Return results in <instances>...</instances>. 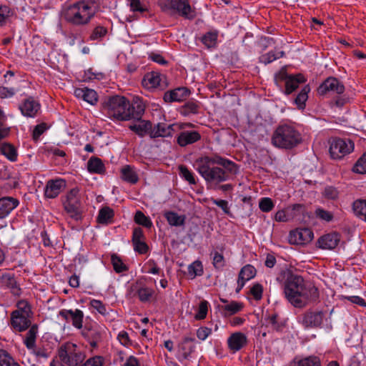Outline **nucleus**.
<instances>
[{"mask_svg": "<svg viewBox=\"0 0 366 366\" xmlns=\"http://www.w3.org/2000/svg\"><path fill=\"white\" fill-rule=\"evenodd\" d=\"M193 166L206 183L213 189H219L223 192L232 190V184H219L229 180L232 176L239 172V167L234 162L219 155L203 156L197 158Z\"/></svg>", "mask_w": 366, "mask_h": 366, "instance_id": "obj_1", "label": "nucleus"}, {"mask_svg": "<svg viewBox=\"0 0 366 366\" xmlns=\"http://www.w3.org/2000/svg\"><path fill=\"white\" fill-rule=\"evenodd\" d=\"M285 277L284 294L294 307L302 308L308 302H314L318 299L317 288L311 284H306L302 276L287 269L285 272Z\"/></svg>", "mask_w": 366, "mask_h": 366, "instance_id": "obj_2", "label": "nucleus"}, {"mask_svg": "<svg viewBox=\"0 0 366 366\" xmlns=\"http://www.w3.org/2000/svg\"><path fill=\"white\" fill-rule=\"evenodd\" d=\"M97 11L94 3L88 1H79L64 6L61 16L67 23L75 26L88 25Z\"/></svg>", "mask_w": 366, "mask_h": 366, "instance_id": "obj_3", "label": "nucleus"}, {"mask_svg": "<svg viewBox=\"0 0 366 366\" xmlns=\"http://www.w3.org/2000/svg\"><path fill=\"white\" fill-rule=\"evenodd\" d=\"M104 109L110 117L122 121L139 119L144 112V106L139 104L137 107L132 106L122 96L109 97L105 102Z\"/></svg>", "mask_w": 366, "mask_h": 366, "instance_id": "obj_4", "label": "nucleus"}, {"mask_svg": "<svg viewBox=\"0 0 366 366\" xmlns=\"http://www.w3.org/2000/svg\"><path fill=\"white\" fill-rule=\"evenodd\" d=\"M302 142L300 132L290 124L279 125L272 137V144L280 149H291Z\"/></svg>", "mask_w": 366, "mask_h": 366, "instance_id": "obj_5", "label": "nucleus"}, {"mask_svg": "<svg viewBox=\"0 0 366 366\" xmlns=\"http://www.w3.org/2000/svg\"><path fill=\"white\" fill-rule=\"evenodd\" d=\"M58 355L61 362L69 366H78L86 357L85 354L76 345L71 342H66L61 345L58 350Z\"/></svg>", "mask_w": 366, "mask_h": 366, "instance_id": "obj_6", "label": "nucleus"}, {"mask_svg": "<svg viewBox=\"0 0 366 366\" xmlns=\"http://www.w3.org/2000/svg\"><path fill=\"white\" fill-rule=\"evenodd\" d=\"M64 210L69 216L75 219H81L82 204L80 199L79 189L76 187L70 189L62 199Z\"/></svg>", "mask_w": 366, "mask_h": 366, "instance_id": "obj_7", "label": "nucleus"}, {"mask_svg": "<svg viewBox=\"0 0 366 366\" xmlns=\"http://www.w3.org/2000/svg\"><path fill=\"white\" fill-rule=\"evenodd\" d=\"M354 149V143L349 139L332 138L330 141V154L332 159H340Z\"/></svg>", "mask_w": 366, "mask_h": 366, "instance_id": "obj_8", "label": "nucleus"}, {"mask_svg": "<svg viewBox=\"0 0 366 366\" xmlns=\"http://www.w3.org/2000/svg\"><path fill=\"white\" fill-rule=\"evenodd\" d=\"M325 316L322 311L308 310L300 315L297 320L305 329L317 328L322 326Z\"/></svg>", "mask_w": 366, "mask_h": 366, "instance_id": "obj_9", "label": "nucleus"}, {"mask_svg": "<svg viewBox=\"0 0 366 366\" xmlns=\"http://www.w3.org/2000/svg\"><path fill=\"white\" fill-rule=\"evenodd\" d=\"M314 237L312 231L309 228H297L291 231L289 234V242L292 244H306Z\"/></svg>", "mask_w": 366, "mask_h": 366, "instance_id": "obj_10", "label": "nucleus"}, {"mask_svg": "<svg viewBox=\"0 0 366 366\" xmlns=\"http://www.w3.org/2000/svg\"><path fill=\"white\" fill-rule=\"evenodd\" d=\"M317 92L320 95H324L329 92L341 94L345 92V86L337 78L330 76L319 86Z\"/></svg>", "mask_w": 366, "mask_h": 366, "instance_id": "obj_11", "label": "nucleus"}, {"mask_svg": "<svg viewBox=\"0 0 366 366\" xmlns=\"http://www.w3.org/2000/svg\"><path fill=\"white\" fill-rule=\"evenodd\" d=\"M169 7L176 10L184 19L191 20L196 16V12L192 9L188 0H169Z\"/></svg>", "mask_w": 366, "mask_h": 366, "instance_id": "obj_12", "label": "nucleus"}, {"mask_svg": "<svg viewBox=\"0 0 366 366\" xmlns=\"http://www.w3.org/2000/svg\"><path fill=\"white\" fill-rule=\"evenodd\" d=\"M182 128L177 124H167L166 123H158L152 127L150 131V138L155 139L157 137H172L173 133Z\"/></svg>", "mask_w": 366, "mask_h": 366, "instance_id": "obj_13", "label": "nucleus"}, {"mask_svg": "<svg viewBox=\"0 0 366 366\" xmlns=\"http://www.w3.org/2000/svg\"><path fill=\"white\" fill-rule=\"evenodd\" d=\"M144 239L145 237L142 229L140 227L134 228L132 241L134 251L139 254H146L149 250V247Z\"/></svg>", "mask_w": 366, "mask_h": 366, "instance_id": "obj_14", "label": "nucleus"}, {"mask_svg": "<svg viewBox=\"0 0 366 366\" xmlns=\"http://www.w3.org/2000/svg\"><path fill=\"white\" fill-rule=\"evenodd\" d=\"M59 315L62 317L66 321H69L71 319L72 325L77 328H82L84 313L81 310L76 309L75 310H61L59 311Z\"/></svg>", "mask_w": 366, "mask_h": 366, "instance_id": "obj_15", "label": "nucleus"}, {"mask_svg": "<svg viewBox=\"0 0 366 366\" xmlns=\"http://www.w3.org/2000/svg\"><path fill=\"white\" fill-rule=\"evenodd\" d=\"M190 94V91L187 87H178L168 91L164 94V100L166 102H183Z\"/></svg>", "mask_w": 366, "mask_h": 366, "instance_id": "obj_16", "label": "nucleus"}, {"mask_svg": "<svg viewBox=\"0 0 366 366\" xmlns=\"http://www.w3.org/2000/svg\"><path fill=\"white\" fill-rule=\"evenodd\" d=\"M65 186V181L61 179L49 180L45 187L44 195L46 198L54 199L59 194L61 189Z\"/></svg>", "mask_w": 366, "mask_h": 366, "instance_id": "obj_17", "label": "nucleus"}, {"mask_svg": "<svg viewBox=\"0 0 366 366\" xmlns=\"http://www.w3.org/2000/svg\"><path fill=\"white\" fill-rule=\"evenodd\" d=\"M30 317L19 315L18 312H12L11 314V325L14 330L23 332L31 326Z\"/></svg>", "mask_w": 366, "mask_h": 366, "instance_id": "obj_18", "label": "nucleus"}, {"mask_svg": "<svg viewBox=\"0 0 366 366\" xmlns=\"http://www.w3.org/2000/svg\"><path fill=\"white\" fill-rule=\"evenodd\" d=\"M227 344L233 352L239 351L247 344V336L241 332L232 333L227 339Z\"/></svg>", "mask_w": 366, "mask_h": 366, "instance_id": "obj_19", "label": "nucleus"}, {"mask_svg": "<svg viewBox=\"0 0 366 366\" xmlns=\"http://www.w3.org/2000/svg\"><path fill=\"white\" fill-rule=\"evenodd\" d=\"M162 76L158 72L152 71L147 73L142 81V84L144 87L147 89H154L160 87L163 89L164 84L162 83Z\"/></svg>", "mask_w": 366, "mask_h": 366, "instance_id": "obj_20", "label": "nucleus"}, {"mask_svg": "<svg viewBox=\"0 0 366 366\" xmlns=\"http://www.w3.org/2000/svg\"><path fill=\"white\" fill-rule=\"evenodd\" d=\"M81 335L88 340L92 347H96L102 340V334L97 327L85 325Z\"/></svg>", "mask_w": 366, "mask_h": 366, "instance_id": "obj_21", "label": "nucleus"}, {"mask_svg": "<svg viewBox=\"0 0 366 366\" xmlns=\"http://www.w3.org/2000/svg\"><path fill=\"white\" fill-rule=\"evenodd\" d=\"M19 204V200L11 197L0 198V219L7 217Z\"/></svg>", "mask_w": 366, "mask_h": 366, "instance_id": "obj_22", "label": "nucleus"}, {"mask_svg": "<svg viewBox=\"0 0 366 366\" xmlns=\"http://www.w3.org/2000/svg\"><path fill=\"white\" fill-rule=\"evenodd\" d=\"M340 235L336 233H329L319 238L317 244L319 247L323 249H333L340 242Z\"/></svg>", "mask_w": 366, "mask_h": 366, "instance_id": "obj_23", "label": "nucleus"}, {"mask_svg": "<svg viewBox=\"0 0 366 366\" xmlns=\"http://www.w3.org/2000/svg\"><path fill=\"white\" fill-rule=\"evenodd\" d=\"M200 139L201 134L197 131H183L179 134L177 142L180 147H183L194 144Z\"/></svg>", "mask_w": 366, "mask_h": 366, "instance_id": "obj_24", "label": "nucleus"}, {"mask_svg": "<svg viewBox=\"0 0 366 366\" xmlns=\"http://www.w3.org/2000/svg\"><path fill=\"white\" fill-rule=\"evenodd\" d=\"M19 109L24 116L34 117L40 109V104L32 97H29L19 106Z\"/></svg>", "mask_w": 366, "mask_h": 366, "instance_id": "obj_25", "label": "nucleus"}, {"mask_svg": "<svg viewBox=\"0 0 366 366\" xmlns=\"http://www.w3.org/2000/svg\"><path fill=\"white\" fill-rule=\"evenodd\" d=\"M137 120V123L129 124L128 127L139 137H143L147 134L150 136V131H152V122L150 121L142 120V117Z\"/></svg>", "mask_w": 366, "mask_h": 366, "instance_id": "obj_26", "label": "nucleus"}, {"mask_svg": "<svg viewBox=\"0 0 366 366\" xmlns=\"http://www.w3.org/2000/svg\"><path fill=\"white\" fill-rule=\"evenodd\" d=\"M305 207L303 204H296L292 206V209H287V210L278 211L274 216V219L277 222H287L290 218L296 216L295 212L299 213L303 212Z\"/></svg>", "mask_w": 366, "mask_h": 366, "instance_id": "obj_27", "label": "nucleus"}, {"mask_svg": "<svg viewBox=\"0 0 366 366\" xmlns=\"http://www.w3.org/2000/svg\"><path fill=\"white\" fill-rule=\"evenodd\" d=\"M196 340L194 337H184L178 345L179 351L181 352L184 360L188 359L195 350Z\"/></svg>", "mask_w": 366, "mask_h": 366, "instance_id": "obj_28", "label": "nucleus"}, {"mask_svg": "<svg viewBox=\"0 0 366 366\" xmlns=\"http://www.w3.org/2000/svg\"><path fill=\"white\" fill-rule=\"evenodd\" d=\"M74 95L79 99H82L84 101L89 104L94 105L98 101V96L97 92L94 89L84 88H77L74 90Z\"/></svg>", "mask_w": 366, "mask_h": 366, "instance_id": "obj_29", "label": "nucleus"}, {"mask_svg": "<svg viewBox=\"0 0 366 366\" xmlns=\"http://www.w3.org/2000/svg\"><path fill=\"white\" fill-rule=\"evenodd\" d=\"M305 81L306 79L301 74L291 75L285 86V94L287 95L292 94L299 87L300 84L305 83Z\"/></svg>", "mask_w": 366, "mask_h": 366, "instance_id": "obj_30", "label": "nucleus"}, {"mask_svg": "<svg viewBox=\"0 0 366 366\" xmlns=\"http://www.w3.org/2000/svg\"><path fill=\"white\" fill-rule=\"evenodd\" d=\"M169 225L174 227L183 226L185 224V215H179L177 212L172 211H167L164 214Z\"/></svg>", "mask_w": 366, "mask_h": 366, "instance_id": "obj_31", "label": "nucleus"}, {"mask_svg": "<svg viewBox=\"0 0 366 366\" xmlns=\"http://www.w3.org/2000/svg\"><path fill=\"white\" fill-rule=\"evenodd\" d=\"M87 169L91 173L104 174L105 167L101 159L97 157H92L87 162Z\"/></svg>", "mask_w": 366, "mask_h": 366, "instance_id": "obj_32", "label": "nucleus"}, {"mask_svg": "<svg viewBox=\"0 0 366 366\" xmlns=\"http://www.w3.org/2000/svg\"><path fill=\"white\" fill-rule=\"evenodd\" d=\"M114 215V212L112 209L109 207H104L99 212L97 222L102 224H108L112 222Z\"/></svg>", "mask_w": 366, "mask_h": 366, "instance_id": "obj_33", "label": "nucleus"}, {"mask_svg": "<svg viewBox=\"0 0 366 366\" xmlns=\"http://www.w3.org/2000/svg\"><path fill=\"white\" fill-rule=\"evenodd\" d=\"M310 92V87L309 85H305L301 89L300 93L297 94L294 102L300 109H304L305 108V102L308 99V93Z\"/></svg>", "mask_w": 366, "mask_h": 366, "instance_id": "obj_34", "label": "nucleus"}, {"mask_svg": "<svg viewBox=\"0 0 366 366\" xmlns=\"http://www.w3.org/2000/svg\"><path fill=\"white\" fill-rule=\"evenodd\" d=\"M1 281L7 287L11 289L12 294L14 295H20V288L13 276L9 274H3L1 277Z\"/></svg>", "mask_w": 366, "mask_h": 366, "instance_id": "obj_35", "label": "nucleus"}, {"mask_svg": "<svg viewBox=\"0 0 366 366\" xmlns=\"http://www.w3.org/2000/svg\"><path fill=\"white\" fill-rule=\"evenodd\" d=\"M122 178L131 184H136L138 180V176L129 165H126L122 169Z\"/></svg>", "mask_w": 366, "mask_h": 366, "instance_id": "obj_36", "label": "nucleus"}, {"mask_svg": "<svg viewBox=\"0 0 366 366\" xmlns=\"http://www.w3.org/2000/svg\"><path fill=\"white\" fill-rule=\"evenodd\" d=\"M38 332V326L33 325L30 327L26 335L24 344L28 349H33L35 347L36 335Z\"/></svg>", "mask_w": 366, "mask_h": 366, "instance_id": "obj_37", "label": "nucleus"}, {"mask_svg": "<svg viewBox=\"0 0 366 366\" xmlns=\"http://www.w3.org/2000/svg\"><path fill=\"white\" fill-rule=\"evenodd\" d=\"M199 104L197 101H188L181 107L180 113L183 116H189L199 112Z\"/></svg>", "mask_w": 366, "mask_h": 366, "instance_id": "obj_38", "label": "nucleus"}, {"mask_svg": "<svg viewBox=\"0 0 366 366\" xmlns=\"http://www.w3.org/2000/svg\"><path fill=\"white\" fill-rule=\"evenodd\" d=\"M352 209L355 215L366 222V199H357L352 204Z\"/></svg>", "mask_w": 366, "mask_h": 366, "instance_id": "obj_39", "label": "nucleus"}, {"mask_svg": "<svg viewBox=\"0 0 366 366\" xmlns=\"http://www.w3.org/2000/svg\"><path fill=\"white\" fill-rule=\"evenodd\" d=\"M292 366H321L320 360L316 356H310L294 361Z\"/></svg>", "mask_w": 366, "mask_h": 366, "instance_id": "obj_40", "label": "nucleus"}, {"mask_svg": "<svg viewBox=\"0 0 366 366\" xmlns=\"http://www.w3.org/2000/svg\"><path fill=\"white\" fill-rule=\"evenodd\" d=\"M1 152L9 160L14 162L17 159V152L15 147L8 143H4L1 146Z\"/></svg>", "mask_w": 366, "mask_h": 366, "instance_id": "obj_41", "label": "nucleus"}, {"mask_svg": "<svg viewBox=\"0 0 366 366\" xmlns=\"http://www.w3.org/2000/svg\"><path fill=\"white\" fill-rule=\"evenodd\" d=\"M256 272V269L252 265L247 264L241 269L238 277L247 282L254 277Z\"/></svg>", "mask_w": 366, "mask_h": 366, "instance_id": "obj_42", "label": "nucleus"}, {"mask_svg": "<svg viewBox=\"0 0 366 366\" xmlns=\"http://www.w3.org/2000/svg\"><path fill=\"white\" fill-rule=\"evenodd\" d=\"M203 272V265L199 260L194 261L188 267V274L192 277V279L202 275Z\"/></svg>", "mask_w": 366, "mask_h": 366, "instance_id": "obj_43", "label": "nucleus"}, {"mask_svg": "<svg viewBox=\"0 0 366 366\" xmlns=\"http://www.w3.org/2000/svg\"><path fill=\"white\" fill-rule=\"evenodd\" d=\"M111 261L113 268L116 272L120 273L128 270L127 265L122 262V259L117 254H112Z\"/></svg>", "mask_w": 366, "mask_h": 366, "instance_id": "obj_44", "label": "nucleus"}, {"mask_svg": "<svg viewBox=\"0 0 366 366\" xmlns=\"http://www.w3.org/2000/svg\"><path fill=\"white\" fill-rule=\"evenodd\" d=\"M0 366H20V365L6 350H0Z\"/></svg>", "mask_w": 366, "mask_h": 366, "instance_id": "obj_45", "label": "nucleus"}, {"mask_svg": "<svg viewBox=\"0 0 366 366\" xmlns=\"http://www.w3.org/2000/svg\"><path fill=\"white\" fill-rule=\"evenodd\" d=\"M178 169L179 174L182 178L187 181L190 184H196L197 182L193 173L190 172L185 165H179Z\"/></svg>", "mask_w": 366, "mask_h": 366, "instance_id": "obj_46", "label": "nucleus"}, {"mask_svg": "<svg viewBox=\"0 0 366 366\" xmlns=\"http://www.w3.org/2000/svg\"><path fill=\"white\" fill-rule=\"evenodd\" d=\"M134 221L137 224L142 225L146 228H150L152 222L149 217H147L142 211H137L134 215Z\"/></svg>", "mask_w": 366, "mask_h": 366, "instance_id": "obj_47", "label": "nucleus"}, {"mask_svg": "<svg viewBox=\"0 0 366 366\" xmlns=\"http://www.w3.org/2000/svg\"><path fill=\"white\" fill-rule=\"evenodd\" d=\"M137 293L139 300L141 302H145L150 300V298L154 295V291L151 288L143 287L139 288Z\"/></svg>", "mask_w": 366, "mask_h": 366, "instance_id": "obj_48", "label": "nucleus"}, {"mask_svg": "<svg viewBox=\"0 0 366 366\" xmlns=\"http://www.w3.org/2000/svg\"><path fill=\"white\" fill-rule=\"evenodd\" d=\"M217 33L207 32L202 39V43L208 48L214 47L217 44Z\"/></svg>", "mask_w": 366, "mask_h": 366, "instance_id": "obj_49", "label": "nucleus"}, {"mask_svg": "<svg viewBox=\"0 0 366 366\" xmlns=\"http://www.w3.org/2000/svg\"><path fill=\"white\" fill-rule=\"evenodd\" d=\"M352 171L355 173L366 174V152L357 160Z\"/></svg>", "mask_w": 366, "mask_h": 366, "instance_id": "obj_50", "label": "nucleus"}, {"mask_svg": "<svg viewBox=\"0 0 366 366\" xmlns=\"http://www.w3.org/2000/svg\"><path fill=\"white\" fill-rule=\"evenodd\" d=\"M18 309L14 310V312H18L19 315H21L26 317H31L32 315V312L31 310L30 305L28 302L24 301H21L17 305Z\"/></svg>", "mask_w": 366, "mask_h": 366, "instance_id": "obj_51", "label": "nucleus"}, {"mask_svg": "<svg viewBox=\"0 0 366 366\" xmlns=\"http://www.w3.org/2000/svg\"><path fill=\"white\" fill-rule=\"evenodd\" d=\"M107 34V28L102 26H96L92 33L91 34L89 39L91 40H99L102 39Z\"/></svg>", "mask_w": 366, "mask_h": 366, "instance_id": "obj_52", "label": "nucleus"}, {"mask_svg": "<svg viewBox=\"0 0 366 366\" xmlns=\"http://www.w3.org/2000/svg\"><path fill=\"white\" fill-rule=\"evenodd\" d=\"M274 203L269 197H264L259 200V207L264 212H269L274 208Z\"/></svg>", "mask_w": 366, "mask_h": 366, "instance_id": "obj_53", "label": "nucleus"}, {"mask_svg": "<svg viewBox=\"0 0 366 366\" xmlns=\"http://www.w3.org/2000/svg\"><path fill=\"white\" fill-rule=\"evenodd\" d=\"M208 312V302L205 300H203L200 302L198 308V311L195 315L196 320H204Z\"/></svg>", "mask_w": 366, "mask_h": 366, "instance_id": "obj_54", "label": "nucleus"}, {"mask_svg": "<svg viewBox=\"0 0 366 366\" xmlns=\"http://www.w3.org/2000/svg\"><path fill=\"white\" fill-rule=\"evenodd\" d=\"M315 215L319 219L327 222H331L333 219V214L322 208H317L315 210Z\"/></svg>", "mask_w": 366, "mask_h": 366, "instance_id": "obj_55", "label": "nucleus"}, {"mask_svg": "<svg viewBox=\"0 0 366 366\" xmlns=\"http://www.w3.org/2000/svg\"><path fill=\"white\" fill-rule=\"evenodd\" d=\"M291 75L288 74L285 70L282 69L280 72L275 74L274 81L278 86H281L282 83L286 84L287 81L289 79Z\"/></svg>", "mask_w": 366, "mask_h": 366, "instance_id": "obj_56", "label": "nucleus"}, {"mask_svg": "<svg viewBox=\"0 0 366 366\" xmlns=\"http://www.w3.org/2000/svg\"><path fill=\"white\" fill-rule=\"evenodd\" d=\"M242 307V304L233 301L230 304L224 306L223 309L228 312L229 315H234L240 311Z\"/></svg>", "mask_w": 366, "mask_h": 366, "instance_id": "obj_57", "label": "nucleus"}, {"mask_svg": "<svg viewBox=\"0 0 366 366\" xmlns=\"http://www.w3.org/2000/svg\"><path fill=\"white\" fill-rule=\"evenodd\" d=\"M212 264L216 269H222L224 266V259L223 254L215 251L213 253Z\"/></svg>", "mask_w": 366, "mask_h": 366, "instance_id": "obj_58", "label": "nucleus"}, {"mask_svg": "<svg viewBox=\"0 0 366 366\" xmlns=\"http://www.w3.org/2000/svg\"><path fill=\"white\" fill-rule=\"evenodd\" d=\"M323 194L325 198L335 200L338 198L339 192L334 187H325Z\"/></svg>", "mask_w": 366, "mask_h": 366, "instance_id": "obj_59", "label": "nucleus"}, {"mask_svg": "<svg viewBox=\"0 0 366 366\" xmlns=\"http://www.w3.org/2000/svg\"><path fill=\"white\" fill-rule=\"evenodd\" d=\"M263 287L262 285L257 283L254 284L251 290L250 293L256 300H259L262 297Z\"/></svg>", "mask_w": 366, "mask_h": 366, "instance_id": "obj_60", "label": "nucleus"}, {"mask_svg": "<svg viewBox=\"0 0 366 366\" xmlns=\"http://www.w3.org/2000/svg\"><path fill=\"white\" fill-rule=\"evenodd\" d=\"M90 305L92 307L96 309L100 314L103 315L107 314L106 306L100 300H92L90 302Z\"/></svg>", "mask_w": 366, "mask_h": 366, "instance_id": "obj_61", "label": "nucleus"}, {"mask_svg": "<svg viewBox=\"0 0 366 366\" xmlns=\"http://www.w3.org/2000/svg\"><path fill=\"white\" fill-rule=\"evenodd\" d=\"M277 59H278V56H277L275 52L269 51L265 54L262 55L259 58V60L262 63H264V64H267Z\"/></svg>", "mask_w": 366, "mask_h": 366, "instance_id": "obj_62", "label": "nucleus"}, {"mask_svg": "<svg viewBox=\"0 0 366 366\" xmlns=\"http://www.w3.org/2000/svg\"><path fill=\"white\" fill-rule=\"evenodd\" d=\"M103 360L100 356H95L88 359L84 364L80 366H102Z\"/></svg>", "mask_w": 366, "mask_h": 366, "instance_id": "obj_63", "label": "nucleus"}, {"mask_svg": "<svg viewBox=\"0 0 366 366\" xmlns=\"http://www.w3.org/2000/svg\"><path fill=\"white\" fill-rule=\"evenodd\" d=\"M117 339L122 345L126 347L132 345V341L126 331H121L117 336Z\"/></svg>", "mask_w": 366, "mask_h": 366, "instance_id": "obj_64", "label": "nucleus"}]
</instances>
